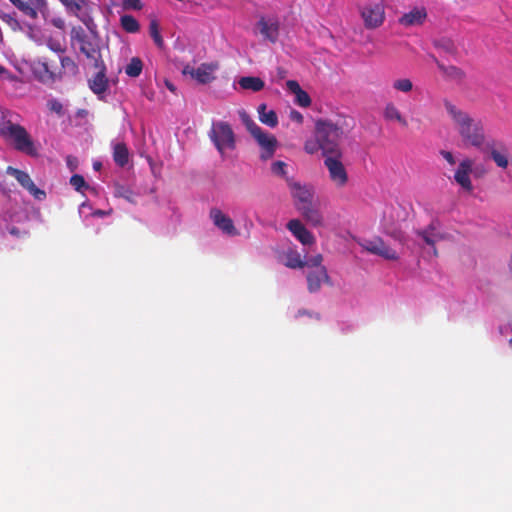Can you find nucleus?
Wrapping results in <instances>:
<instances>
[{
	"mask_svg": "<svg viewBox=\"0 0 512 512\" xmlns=\"http://www.w3.org/2000/svg\"><path fill=\"white\" fill-rule=\"evenodd\" d=\"M354 119L337 115L333 119H318L315 122L314 137L321 145L322 156L339 155L343 152L340 143L354 128Z\"/></svg>",
	"mask_w": 512,
	"mask_h": 512,
	"instance_id": "f257e3e1",
	"label": "nucleus"
},
{
	"mask_svg": "<svg viewBox=\"0 0 512 512\" xmlns=\"http://www.w3.org/2000/svg\"><path fill=\"white\" fill-rule=\"evenodd\" d=\"M34 78L42 84L50 85L66 76H76L79 72L76 62L68 56H42L30 64Z\"/></svg>",
	"mask_w": 512,
	"mask_h": 512,
	"instance_id": "f03ea898",
	"label": "nucleus"
},
{
	"mask_svg": "<svg viewBox=\"0 0 512 512\" xmlns=\"http://www.w3.org/2000/svg\"><path fill=\"white\" fill-rule=\"evenodd\" d=\"M444 107L451 117L462 142L467 146L481 149L486 140L482 121L472 117L448 100L444 101Z\"/></svg>",
	"mask_w": 512,
	"mask_h": 512,
	"instance_id": "7ed1b4c3",
	"label": "nucleus"
},
{
	"mask_svg": "<svg viewBox=\"0 0 512 512\" xmlns=\"http://www.w3.org/2000/svg\"><path fill=\"white\" fill-rule=\"evenodd\" d=\"M0 136L11 140L13 147L17 151L32 157L38 155L32 138L23 126L15 124L10 120H3L0 122Z\"/></svg>",
	"mask_w": 512,
	"mask_h": 512,
	"instance_id": "20e7f679",
	"label": "nucleus"
},
{
	"mask_svg": "<svg viewBox=\"0 0 512 512\" xmlns=\"http://www.w3.org/2000/svg\"><path fill=\"white\" fill-rule=\"evenodd\" d=\"M95 27V24L91 25V28ZM92 30V29H90ZM89 35L82 27H73L71 31V40L75 41L79 45L81 53H83L87 59L96 64L103 62L100 49V40L96 33L91 31Z\"/></svg>",
	"mask_w": 512,
	"mask_h": 512,
	"instance_id": "39448f33",
	"label": "nucleus"
},
{
	"mask_svg": "<svg viewBox=\"0 0 512 512\" xmlns=\"http://www.w3.org/2000/svg\"><path fill=\"white\" fill-rule=\"evenodd\" d=\"M209 137L219 153L235 148V134L227 122L218 121L212 124Z\"/></svg>",
	"mask_w": 512,
	"mask_h": 512,
	"instance_id": "423d86ee",
	"label": "nucleus"
},
{
	"mask_svg": "<svg viewBox=\"0 0 512 512\" xmlns=\"http://www.w3.org/2000/svg\"><path fill=\"white\" fill-rule=\"evenodd\" d=\"M324 166L327 168L329 178L337 188H343L348 183V173L342 163L343 152L339 155H325Z\"/></svg>",
	"mask_w": 512,
	"mask_h": 512,
	"instance_id": "0eeeda50",
	"label": "nucleus"
},
{
	"mask_svg": "<svg viewBox=\"0 0 512 512\" xmlns=\"http://www.w3.org/2000/svg\"><path fill=\"white\" fill-rule=\"evenodd\" d=\"M360 15L367 29H376L384 23V6L381 3L365 5L360 10Z\"/></svg>",
	"mask_w": 512,
	"mask_h": 512,
	"instance_id": "6e6552de",
	"label": "nucleus"
},
{
	"mask_svg": "<svg viewBox=\"0 0 512 512\" xmlns=\"http://www.w3.org/2000/svg\"><path fill=\"white\" fill-rule=\"evenodd\" d=\"M6 173L13 176L18 183L27 190L35 199L37 200H44L46 198V193L44 190L39 189L33 180L31 179L30 175L18 168H14L12 166H8L6 168Z\"/></svg>",
	"mask_w": 512,
	"mask_h": 512,
	"instance_id": "1a4fd4ad",
	"label": "nucleus"
},
{
	"mask_svg": "<svg viewBox=\"0 0 512 512\" xmlns=\"http://www.w3.org/2000/svg\"><path fill=\"white\" fill-rule=\"evenodd\" d=\"M9 2L32 20H36L39 13H44L48 9L47 0H9Z\"/></svg>",
	"mask_w": 512,
	"mask_h": 512,
	"instance_id": "9d476101",
	"label": "nucleus"
},
{
	"mask_svg": "<svg viewBox=\"0 0 512 512\" xmlns=\"http://www.w3.org/2000/svg\"><path fill=\"white\" fill-rule=\"evenodd\" d=\"M218 69L217 63H202L199 67L193 68L189 65L183 68L184 75H190L199 84L211 83L214 79V72Z\"/></svg>",
	"mask_w": 512,
	"mask_h": 512,
	"instance_id": "9b49d317",
	"label": "nucleus"
},
{
	"mask_svg": "<svg viewBox=\"0 0 512 512\" xmlns=\"http://www.w3.org/2000/svg\"><path fill=\"white\" fill-rule=\"evenodd\" d=\"M209 216L213 224L224 234L229 236H237L239 234L233 223V220L228 215L224 214L220 209L212 208L210 210Z\"/></svg>",
	"mask_w": 512,
	"mask_h": 512,
	"instance_id": "f8f14e48",
	"label": "nucleus"
},
{
	"mask_svg": "<svg viewBox=\"0 0 512 512\" xmlns=\"http://www.w3.org/2000/svg\"><path fill=\"white\" fill-rule=\"evenodd\" d=\"M287 184L291 190V195L294 199L297 210L299 206H305L312 203L313 192L307 186H302L298 182H294L290 178H286Z\"/></svg>",
	"mask_w": 512,
	"mask_h": 512,
	"instance_id": "ddd939ff",
	"label": "nucleus"
},
{
	"mask_svg": "<svg viewBox=\"0 0 512 512\" xmlns=\"http://www.w3.org/2000/svg\"><path fill=\"white\" fill-rule=\"evenodd\" d=\"M253 138L261 148L260 158L264 161L272 158L277 147L276 137L261 130L260 133H257Z\"/></svg>",
	"mask_w": 512,
	"mask_h": 512,
	"instance_id": "4468645a",
	"label": "nucleus"
},
{
	"mask_svg": "<svg viewBox=\"0 0 512 512\" xmlns=\"http://www.w3.org/2000/svg\"><path fill=\"white\" fill-rule=\"evenodd\" d=\"M472 168L473 161L467 158L459 163V166L454 174L455 181L467 192L473 191V185L470 179Z\"/></svg>",
	"mask_w": 512,
	"mask_h": 512,
	"instance_id": "2eb2a0df",
	"label": "nucleus"
},
{
	"mask_svg": "<svg viewBox=\"0 0 512 512\" xmlns=\"http://www.w3.org/2000/svg\"><path fill=\"white\" fill-rule=\"evenodd\" d=\"M93 66L98 71L91 79H89V87L95 94L101 95L105 93L108 88L106 67L104 62H98L96 64H93Z\"/></svg>",
	"mask_w": 512,
	"mask_h": 512,
	"instance_id": "dca6fc26",
	"label": "nucleus"
},
{
	"mask_svg": "<svg viewBox=\"0 0 512 512\" xmlns=\"http://www.w3.org/2000/svg\"><path fill=\"white\" fill-rule=\"evenodd\" d=\"M364 247L368 252L381 256L387 260L398 259L397 252L387 246L381 238H375L373 240L367 241Z\"/></svg>",
	"mask_w": 512,
	"mask_h": 512,
	"instance_id": "f3484780",
	"label": "nucleus"
},
{
	"mask_svg": "<svg viewBox=\"0 0 512 512\" xmlns=\"http://www.w3.org/2000/svg\"><path fill=\"white\" fill-rule=\"evenodd\" d=\"M68 10L73 12L88 29L93 25V19L85 11L87 5L86 0H59Z\"/></svg>",
	"mask_w": 512,
	"mask_h": 512,
	"instance_id": "a211bd4d",
	"label": "nucleus"
},
{
	"mask_svg": "<svg viewBox=\"0 0 512 512\" xmlns=\"http://www.w3.org/2000/svg\"><path fill=\"white\" fill-rule=\"evenodd\" d=\"M287 229L300 241L303 245H311L315 243L313 234L303 225L299 219H292L287 223Z\"/></svg>",
	"mask_w": 512,
	"mask_h": 512,
	"instance_id": "6ab92c4d",
	"label": "nucleus"
},
{
	"mask_svg": "<svg viewBox=\"0 0 512 512\" xmlns=\"http://www.w3.org/2000/svg\"><path fill=\"white\" fill-rule=\"evenodd\" d=\"M322 283L331 285L326 267H320L307 273V287L310 293L318 292Z\"/></svg>",
	"mask_w": 512,
	"mask_h": 512,
	"instance_id": "aec40b11",
	"label": "nucleus"
},
{
	"mask_svg": "<svg viewBox=\"0 0 512 512\" xmlns=\"http://www.w3.org/2000/svg\"><path fill=\"white\" fill-rule=\"evenodd\" d=\"M487 149H489L490 156L498 167L503 169L508 167L509 152L503 143H489L487 144Z\"/></svg>",
	"mask_w": 512,
	"mask_h": 512,
	"instance_id": "412c9836",
	"label": "nucleus"
},
{
	"mask_svg": "<svg viewBox=\"0 0 512 512\" xmlns=\"http://www.w3.org/2000/svg\"><path fill=\"white\" fill-rule=\"evenodd\" d=\"M427 17L426 9L415 7L399 18V23L405 27L421 25Z\"/></svg>",
	"mask_w": 512,
	"mask_h": 512,
	"instance_id": "4be33fe9",
	"label": "nucleus"
},
{
	"mask_svg": "<svg viewBox=\"0 0 512 512\" xmlns=\"http://www.w3.org/2000/svg\"><path fill=\"white\" fill-rule=\"evenodd\" d=\"M298 211L310 225L314 227H320L323 225V216L320 210L314 206L313 203L305 206H299Z\"/></svg>",
	"mask_w": 512,
	"mask_h": 512,
	"instance_id": "5701e85b",
	"label": "nucleus"
},
{
	"mask_svg": "<svg viewBox=\"0 0 512 512\" xmlns=\"http://www.w3.org/2000/svg\"><path fill=\"white\" fill-rule=\"evenodd\" d=\"M417 235L420 236L424 242L433 247L434 255H437V250L435 248V243L444 239V236L437 231L435 223H430L425 229L417 231Z\"/></svg>",
	"mask_w": 512,
	"mask_h": 512,
	"instance_id": "b1692460",
	"label": "nucleus"
},
{
	"mask_svg": "<svg viewBox=\"0 0 512 512\" xmlns=\"http://www.w3.org/2000/svg\"><path fill=\"white\" fill-rule=\"evenodd\" d=\"M288 90L295 95V103L301 107H309L311 98L306 91H304L299 83L295 80H288L286 82Z\"/></svg>",
	"mask_w": 512,
	"mask_h": 512,
	"instance_id": "393cba45",
	"label": "nucleus"
},
{
	"mask_svg": "<svg viewBox=\"0 0 512 512\" xmlns=\"http://www.w3.org/2000/svg\"><path fill=\"white\" fill-rule=\"evenodd\" d=\"M257 26L259 28L261 35L265 39L269 40L272 43L276 42L279 35V25L277 22H269L262 17L258 21Z\"/></svg>",
	"mask_w": 512,
	"mask_h": 512,
	"instance_id": "a878e982",
	"label": "nucleus"
},
{
	"mask_svg": "<svg viewBox=\"0 0 512 512\" xmlns=\"http://www.w3.org/2000/svg\"><path fill=\"white\" fill-rule=\"evenodd\" d=\"M383 117L386 121L398 122L402 127L408 126L407 120L405 119V117H403L400 110L392 102H389L385 105Z\"/></svg>",
	"mask_w": 512,
	"mask_h": 512,
	"instance_id": "bb28decb",
	"label": "nucleus"
},
{
	"mask_svg": "<svg viewBox=\"0 0 512 512\" xmlns=\"http://www.w3.org/2000/svg\"><path fill=\"white\" fill-rule=\"evenodd\" d=\"M258 114H259V120L271 127L274 128L278 125V117L274 110H267V105L265 103H262L258 106Z\"/></svg>",
	"mask_w": 512,
	"mask_h": 512,
	"instance_id": "cd10ccee",
	"label": "nucleus"
},
{
	"mask_svg": "<svg viewBox=\"0 0 512 512\" xmlns=\"http://www.w3.org/2000/svg\"><path fill=\"white\" fill-rule=\"evenodd\" d=\"M238 83L242 89L251 90L253 92L261 91L265 86L261 78L254 76L241 77Z\"/></svg>",
	"mask_w": 512,
	"mask_h": 512,
	"instance_id": "c85d7f7f",
	"label": "nucleus"
},
{
	"mask_svg": "<svg viewBox=\"0 0 512 512\" xmlns=\"http://www.w3.org/2000/svg\"><path fill=\"white\" fill-rule=\"evenodd\" d=\"M113 160L120 166L124 167L129 161V151L125 143H116L113 147Z\"/></svg>",
	"mask_w": 512,
	"mask_h": 512,
	"instance_id": "c756f323",
	"label": "nucleus"
},
{
	"mask_svg": "<svg viewBox=\"0 0 512 512\" xmlns=\"http://www.w3.org/2000/svg\"><path fill=\"white\" fill-rule=\"evenodd\" d=\"M285 266L291 269L305 267V261L301 258V255L293 249H289L285 252Z\"/></svg>",
	"mask_w": 512,
	"mask_h": 512,
	"instance_id": "7c9ffc66",
	"label": "nucleus"
},
{
	"mask_svg": "<svg viewBox=\"0 0 512 512\" xmlns=\"http://www.w3.org/2000/svg\"><path fill=\"white\" fill-rule=\"evenodd\" d=\"M438 65V68L439 70L450 80H454V81H461L463 80L465 74L464 72L456 67V66H453V65H450V66H445L444 64L442 63H437Z\"/></svg>",
	"mask_w": 512,
	"mask_h": 512,
	"instance_id": "2f4dec72",
	"label": "nucleus"
},
{
	"mask_svg": "<svg viewBox=\"0 0 512 512\" xmlns=\"http://www.w3.org/2000/svg\"><path fill=\"white\" fill-rule=\"evenodd\" d=\"M121 27L128 33H136L140 30V25L132 15L125 14L120 18Z\"/></svg>",
	"mask_w": 512,
	"mask_h": 512,
	"instance_id": "473e14b6",
	"label": "nucleus"
},
{
	"mask_svg": "<svg viewBox=\"0 0 512 512\" xmlns=\"http://www.w3.org/2000/svg\"><path fill=\"white\" fill-rule=\"evenodd\" d=\"M143 70V62L139 57H133L125 67V73L129 77H138Z\"/></svg>",
	"mask_w": 512,
	"mask_h": 512,
	"instance_id": "72a5a7b5",
	"label": "nucleus"
},
{
	"mask_svg": "<svg viewBox=\"0 0 512 512\" xmlns=\"http://www.w3.org/2000/svg\"><path fill=\"white\" fill-rule=\"evenodd\" d=\"M240 118L252 137L262 130L245 111L240 112Z\"/></svg>",
	"mask_w": 512,
	"mask_h": 512,
	"instance_id": "f704fd0d",
	"label": "nucleus"
},
{
	"mask_svg": "<svg viewBox=\"0 0 512 512\" xmlns=\"http://www.w3.org/2000/svg\"><path fill=\"white\" fill-rule=\"evenodd\" d=\"M240 118L252 137L262 130L245 111L240 112Z\"/></svg>",
	"mask_w": 512,
	"mask_h": 512,
	"instance_id": "c9c22d12",
	"label": "nucleus"
},
{
	"mask_svg": "<svg viewBox=\"0 0 512 512\" xmlns=\"http://www.w3.org/2000/svg\"><path fill=\"white\" fill-rule=\"evenodd\" d=\"M149 33L152 39L154 40V43L159 47L162 48L164 46V40L160 34V29L158 22L156 20H152L149 24Z\"/></svg>",
	"mask_w": 512,
	"mask_h": 512,
	"instance_id": "e433bc0d",
	"label": "nucleus"
},
{
	"mask_svg": "<svg viewBox=\"0 0 512 512\" xmlns=\"http://www.w3.org/2000/svg\"><path fill=\"white\" fill-rule=\"evenodd\" d=\"M393 88L397 91L408 93L413 89V83L408 78H401L393 82Z\"/></svg>",
	"mask_w": 512,
	"mask_h": 512,
	"instance_id": "4c0bfd02",
	"label": "nucleus"
},
{
	"mask_svg": "<svg viewBox=\"0 0 512 512\" xmlns=\"http://www.w3.org/2000/svg\"><path fill=\"white\" fill-rule=\"evenodd\" d=\"M116 196L126 199L130 203H136V194L129 188L119 186L116 189Z\"/></svg>",
	"mask_w": 512,
	"mask_h": 512,
	"instance_id": "58836bf2",
	"label": "nucleus"
},
{
	"mask_svg": "<svg viewBox=\"0 0 512 512\" xmlns=\"http://www.w3.org/2000/svg\"><path fill=\"white\" fill-rule=\"evenodd\" d=\"M46 45L51 51L55 52L57 55L65 56V47L59 40L50 37L47 39Z\"/></svg>",
	"mask_w": 512,
	"mask_h": 512,
	"instance_id": "ea45409f",
	"label": "nucleus"
},
{
	"mask_svg": "<svg viewBox=\"0 0 512 512\" xmlns=\"http://www.w3.org/2000/svg\"><path fill=\"white\" fill-rule=\"evenodd\" d=\"M70 184L75 188L76 191H81L83 188L89 187L84 177L79 174H74L70 178Z\"/></svg>",
	"mask_w": 512,
	"mask_h": 512,
	"instance_id": "a19ab883",
	"label": "nucleus"
},
{
	"mask_svg": "<svg viewBox=\"0 0 512 512\" xmlns=\"http://www.w3.org/2000/svg\"><path fill=\"white\" fill-rule=\"evenodd\" d=\"M304 150L308 154H315L319 150L321 151V145L319 141L314 137V140H307L305 142Z\"/></svg>",
	"mask_w": 512,
	"mask_h": 512,
	"instance_id": "79ce46f5",
	"label": "nucleus"
},
{
	"mask_svg": "<svg viewBox=\"0 0 512 512\" xmlns=\"http://www.w3.org/2000/svg\"><path fill=\"white\" fill-rule=\"evenodd\" d=\"M0 18L7 23L13 30L20 29V23L15 17V15L12 14H0Z\"/></svg>",
	"mask_w": 512,
	"mask_h": 512,
	"instance_id": "37998d69",
	"label": "nucleus"
},
{
	"mask_svg": "<svg viewBox=\"0 0 512 512\" xmlns=\"http://www.w3.org/2000/svg\"><path fill=\"white\" fill-rule=\"evenodd\" d=\"M286 163L283 161H276L272 164L271 170L275 175L284 177L286 175Z\"/></svg>",
	"mask_w": 512,
	"mask_h": 512,
	"instance_id": "c03bdc74",
	"label": "nucleus"
},
{
	"mask_svg": "<svg viewBox=\"0 0 512 512\" xmlns=\"http://www.w3.org/2000/svg\"><path fill=\"white\" fill-rule=\"evenodd\" d=\"M323 257L321 254H317L311 258H309L307 261H305V266L307 267H314L316 269H319L320 267H324L322 265Z\"/></svg>",
	"mask_w": 512,
	"mask_h": 512,
	"instance_id": "a18cd8bd",
	"label": "nucleus"
},
{
	"mask_svg": "<svg viewBox=\"0 0 512 512\" xmlns=\"http://www.w3.org/2000/svg\"><path fill=\"white\" fill-rule=\"evenodd\" d=\"M122 6L126 10H141L143 7L141 0H123Z\"/></svg>",
	"mask_w": 512,
	"mask_h": 512,
	"instance_id": "49530a36",
	"label": "nucleus"
},
{
	"mask_svg": "<svg viewBox=\"0 0 512 512\" xmlns=\"http://www.w3.org/2000/svg\"><path fill=\"white\" fill-rule=\"evenodd\" d=\"M48 108L50 111L56 113L57 115H63V105L56 99H52L48 102Z\"/></svg>",
	"mask_w": 512,
	"mask_h": 512,
	"instance_id": "de8ad7c7",
	"label": "nucleus"
},
{
	"mask_svg": "<svg viewBox=\"0 0 512 512\" xmlns=\"http://www.w3.org/2000/svg\"><path fill=\"white\" fill-rule=\"evenodd\" d=\"M386 233L399 243L405 242L404 233L399 229H393L392 231H387Z\"/></svg>",
	"mask_w": 512,
	"mask_h": 512,
	"instance_id": "09e8293b",
	"label": "nucleus"
},
{
	"mask_svg": "<svg viewBox=\"0 0 512 512\" xmlns=\"http://www.w3.org/2000/svg\"><path fill=\"white\" fill-rule=\"evenodd\" d=\"M440 154L450 165H454L456 163L455 158L450 151L441 150Z\"/></svg>",
	"mask_w": 512,
	"mask_h": 512,
	"instance_id": "8fccbe9b",
	"label": "nucleus"
},
{
	"mask_svg": "<svg viewBox=\"0 0 512 512\" xmlns=\"http://www.w3.org/2000/svg\"><path fill=\"white\" fill-rule=\"evenodd\" d=\"M290 119L292 121H295L299 124H301L303 122V116L300 112L296 111V110H292L290 112V115H289Z\"/></svg>",
	"mask_w": 512,
	"mask_h": 512,
	"instance_id": "3c124183",
	"label": "nucleus"
},
{
	"mask_svg": "<svg viewBox=\"0 0 512 512\" xmlns=\"http://www.w3.org/2000/svg\"><path fill=\"white\" fill-rule=\"evenodd\" d=\"M53 25L57 28L62 29L64 27V21L62 19H54Z\"/></svg>",
	"mask_w": 512,
	"mask_h": 512,
	"instance_id": "603ef678",
	"label": "nucleus"
},
{
	"mask_svg": "<svg viewBox=\"0 0 512 512\" xmlns=\"http://www.w3.org/2000/svg\"><path fill=\"white\" fill-rule=\"evenodd\" d=\"M165 84H166V87H167L171 92H175L176 88H175V86H174L171 82L166 81V83H165Z\"/></svg>",
	"mask_w": 512,
	"mask_h": 512,
	"instance_id": "864d4df0",
	"label": "nucleus"
},
{
	"mask_svg": "<svg viewBox=\"0 0 512 512\" xmlns=\"http://www.w3.org/2000/svg\"><path fill=\"white\" fill-rule=\"evenodd\" d=\"M101 166H102V165H101V163H100V162H95V163L93 164V168H94L95 170H100Z\"/></svg>",
	"mask_w": 512,
	"mask_h": 512,
	"instance_id": "5fc2aeb1",
	"label": "nucleus"
},
{
	"mask_svg": "<svg viewBox=\"0 0 512 512\" xmlns=\"http://www.w3.org/2000/svg\"><path fill=\"white\" fill-rule=\"evenodd\" d=\"M95 214H96V215H100V216H102V215H104V214H105V212H104V211H102V210H98V211H96V212H95Z\"/></svg>",
	"mask_w": 512,
	"mask_h": 512,
	"instance_id": "6e6d98bb",
	"label": "nucleus"
},
{
	"mask_svg": "<svg viewBox=\"0 0 512 512\" xmlns=\"http://www.w3.org/2000/svg\"><path fill=\"white\" fill-rule=\"evenodd\" d=\"M6 71V69L0 65V74H3Z\"/></svg>",
	"mask_w": 512,
	"mask_h": 512,
	"instance_id": "4d7b16f0",
	"label": "nucleus"
},
{
	"mask_svg": "<svg viewBox=\"0 0 512 512\" xmlns=\"http://www.w3.org/2000/svg\"><path fill=\"white\" fill-rule=\"evenodd\" d=\"M279 74H280V77L283 78L284 77V71L282 69H279Z\"/></svg>",
	"mask_w": 512,
	"mask_h": 512,
	"instance_id": "13d9d810",
	"label": "nucleus"
},
{
	"mask_svg": "<svg viewBox=\"0 0 512 512\" xmlns=\"http://www.w3.org/2000/svg\"><path fill=\"white\" fill-rule=\"evenodd\" d=\"M509 346L512 349V338L509 340Z\"/></svg>",
	"mask_w": 512,
	"mask_h": 512,
	"instance_id": "bf43d9fd",
	"label": "nucleus"
},
{
	"mask_svg": "<svg viewBox=\"0 0 512 512\" xmlns=\"http://www.w3.org/2000/svg\"><path fill=\"white\" fill-rule=\"evenodd\" d=\"M510 269L512 271V257H511V261H510Z\"/></svg>",
	"mask_w": 512,
	"mask_h": 512,
	"instance_id": "052dcab7",
	"label": "nucleus"
}]
</instances>
